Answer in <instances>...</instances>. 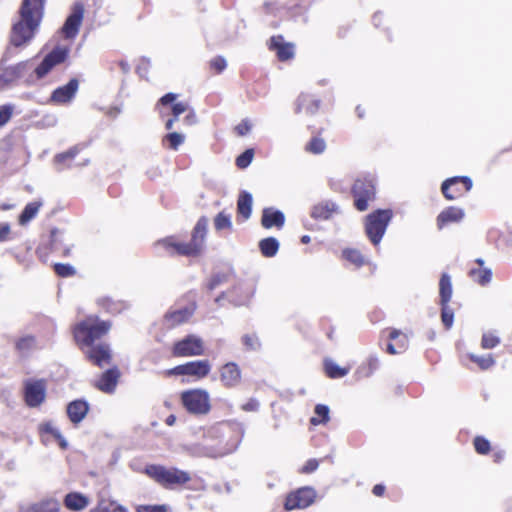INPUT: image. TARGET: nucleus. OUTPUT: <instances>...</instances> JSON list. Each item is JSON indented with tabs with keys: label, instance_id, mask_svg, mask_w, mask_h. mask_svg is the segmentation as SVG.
Here are the masks:
<instances>
[{
	"label": "nucleus",
	"instance_id": "obj_27",
	"mask_svg": "<svg viewBox=\"0 0 512 512\" xmlns=\"http://www.w3.org/2000/svg\"><path fill=\"white\" fill-rule=\"evenodd\" d=\"M193 310L190 308H183L180 310L169 312L166 315V321L170 326L181 324L189 319Z\"/></svg>",
	"mask_w": 512,
	"mask_h": 512
},
{
	"label": "nucleus",
	"instance_id": "obj_22",
	"mask_svg": "<svg viewBox=\"0 0 512 512\" xmlns=\"http://www.w3.org/2000/svg\"><path fill=\"white\" fill-rule=\"evenodd\" d=\"M89 503V498L78 492L69 493L64 499L66 508L72 511H81L85 509Z\"/></svg>",
	"mask_w": 512,
	"mask_h": 512
},
{
	"label": "nucleus",
	"instance_id": "obj_47",
	"mask_svg": "<svg viewBox=\"0 0 512 512\" xmlns=\"http://www.w3.org/2000/svg\"><path fill=\"white\" fill-rule=\"evenodd\" d=\"M55 272L60 277H70L76 273V270L70 264H55L54 266Z\"/></svg>",
	"mask_w": 512,
	"mask_h": 512
},
{
	"label": "nucleus",
	"instance_id": "obj_41",
	"mask_svg": "<svg viewBox=\"0 0 512 512\" xmlns=\"http://www.w3.org/2000/svg\"><path fill=\"white\" fill-rule=\"evenodd\" d=\"M469 358L471 361L475 362L481 369H488L492 367L495 363L492 355L490 354L485 356H477L475 354H470Z\"/></svg>",
	"mask_w": 512,
	"mask_h": 512
},
{
	"label": "nucleus",
	"instance_id": "obj_13",
	"mask_svg": "<svg viewBox=\"0 0 512 512\" xmlns=\"http://www.w3.org/2000/svg\"><path fill=\"white\" fill-rule=\"evenodd\" d=\"M17 512H61V503L53 497H46L35 502H21Z\"/></svg>",
	"mask_w": 512,
	"mask_h": 512
},
{
	"label": "nucleus",
	"instance_id": "obj_24",
	"mask_svg": "<svg viewBox=\"0 0 512 512\" xmlns=\"http://www.w3.org/2000/svg\"><path fill=\"white\" fill-rule=\"evenodd\" d=\"M88 412V404L82 400L71 402L67 406V414L73 423L81 422Z\"/></svg>",
	"mask_w": 512,
	"mask_h": 512
},
{
	"label": "nucleus",
	"instance_id": "obj_37",
	"mask_svg": "<svg viewBox=\"0 0 512 512\" xmlns=\"http://www.w3.org/2000/svg\"><path fill=\"white\" fill-rule=\"evenodd\" d=\"M315 416L311 418L313 425L326 423L329 421V408L326 405L318 404L314 410Z\"/></svg>",
	"mask_w": 512,
	"mask_h": 512
},
{
	"label": "nucleus",
	"instance_id": "obj_1",
	"mask_svg": "<svg viewBox=\"0 0 512 512\" xmlns=\"http://www.w3.org/2000/svg\"><path fill=\"white\" fill-rule=\"evenodd\" d=\"M43 14V0H23L20 19L13 25L10 42L15 47L26 46L39 27Z\"/></svg>",
	"mask_w": 512,
	"mask_h": 512
},
{
	"label": "nucleus",
	"instance_id": "obj_33",
	"mask_svg": "<svg viewBox=\"0 0 512 512\" xmlns=\"http://www.w3.org/2000/svg\"><path fill=\"white\" fill-rule=\"evenodd\" d=\"M259 247L265 257H273L278 251L279 243L275 238L269 237L261 240Z\"/></svg>",
	"mask_w": 512,
	"mask_h": 512
},
{
	"label": "nucleus",
	"instance_id": "obj_6",
	"mask_svg": "<svg viewBox=\"0 0 512 512\" xmlns=\"http://www.w3.org/2000/svg\"><path fill=\"white\" fill-rule=\"evenodd\" d=\"M146 473L162 485L184 484L190 480L188 473L176 468L151 465L146 468Z\"/></svg>",
	"mask_w": 512,
	"mask_h": 512
},
{
	"label": "nucleus",
	"instance_id": "obj_19",
	"mask_svg": "<svg viewBox=\"0 0 512 512\" xmlns=\"http://www.w3.org/2000/svg\"><path fill=\"white\" fill-rule=\"evenodd\" d=\"M465 212L462 208L448 207L437 216V227L442 229L450 223H459L463 220Z\"/></svg>",
	"mask_w": 512,
	"mask_h": 512
},
{
	"label": "nucleus",
	"instance_id": "obj_31",
	"mask_svg": "<svg viewBox=\"0 0 512 512\" xmlns=\"http://www.w3.org/2000/svg\"><path fill=\"white\" fill-rule=\"evenodd\" d=\"M325 372L330 378H342L349 372L348 368H342L331 359L324 361Z\"/></svg>",
	"mask_w": 512,
	"mask_h": 512
},
{
	"label": "nucleus",
	"instance_id": "obj_25",
	"mask_svg": "<svg viewBox=\"0 0 512 512\" xmlns=\"http://www.w3.org/2000/svg\"><path fill=\"white\" fill-rule=\"evenodd\" d=\"M176 99H177V95L176 94H174V93H167L166 95H164L159 100V102L162 105L172 104V106H171L172 115L175 116V117H179L181 114L187 112L189 110L190 106L188 105L187 102H176V103H174V101Z\"/></svg>",
	"mask_w": 512,
	"mask_h": 512
},
{
	"label": "nucleus",
	"instance_id": "obj_43",
	"mask_svg": "<svg viewBox=\"0 0 512 512\" xmlns=\"http://www.w3.org/2000/svg\"><path fill=\"white\" fill-rule=\"evenodd\" d=\"M214 226L216 230L230 229L232 226L230 216L224 212L219 213L214 219Z\"/></svg>",
	"mask_w": 512,
	"mask_h": 512
},
{
	"label": "nucleus",
	"instance_id": "obj_35",
	"mask_svg": "<svg viewBox=\"0 0 512 512\" xmlns=\"http://www.w3.org/2000/svg\"><path fill=\"white\" fill-rule=\"evenodd\" d=\"M89 512H127L123 507L110 500L102 499L98 505Z\"/></svg>",
	"mask_w": 512,
	"mask_h": 512
},
{
	"label": "nucleus",
	"instance_id": "obj_44",
	"mask_svg": "<svg viewBox=\"0 0 512 512\" xmlns=\"http://www.w3.org/2000/svg\"><path fill=\"white\" fill-rule=\"evenodd\" d=\"M325 148H326V144H325L324 140L320 139V138L312 139L306 147L307 151L314 153V154H320V153L324 152Z\"/></svg>",
	"mask_w": 512,
	"mask_h": 512
},
{
	"label": "nucleus",
	"instance_id": "obj_29",
	"mask_svg": "<svg viewBox=\"0 0 512 512\" xmlns=\"http://www.w3.org/2000/svg\"><path fill=\"white\" fill-rule=\"evenodd\" d=\"M185 135L178 132H171L166 134L163 139L162 143L163 146L171 149V150H178V148L185 142Z\"/></svg>",
	"mask_w": 512,
	"mask_h": 512
},
{
	"label": "nucleus",
	"instance_id": "obj_42",
	"mask_svg": "<svg viewBox=\"0 0 512 512\" xmlns=\"http://www.w3.org/2000/svg\"><path fill=\"white\" fill-rule=\"evenodd\" d=\"M500 343V339L492 332H486L482 336L481 346L483 349H491Z\"/></svg>",
	"mask_w": 512,
	"mask_h": 512
},
{
	"label": "nucleus",
	"instance_id": "obj_36",
	"mask_svg": "<svg viewBox=\"0 0 512 512\" xmlns=\"http://www.w3.org/2000/svg\"><path fill=\"white\" fill-rule=\"evenodd\" d=\"M379 360L376 356H370L367 359V363L359 367L357 374L360 377H369L378 368Z\"/></svg>",
	"mask_w": 512,
	"mask_h": 512
},
{
	"label": "nucleus",
	"instance_id": "obj_2",
	"mask_svg": "<svg viewBox=\"0 0 512 512\" xmlns=\"http://www.w3.org/2000/svg\"><path fill=\"white\" fill-rule=\"evenodd\" d=\"M207 226L208 220L206 218H200L195 225L190 243H182L175 237H167L158 244L163 246L170 255H198L203 249Z\"/></svg>",
	"mask_w": 512,
	"mask_h": 512
},
{
	"label": "nucleus",
	"instance_id": "obj_4",
	"mask_svg": "<svg viewBox=\"0 0 512 512\" xmlns=\"http://www.w3.org/2000/svg\"><path fill=\"white\" fill-rule=\"evenodd\" d=\"M392 217L390 210H378L366 218L365 231L374 245H378Z\"/></svg>",
	"mask_w": 512,
	"mask_h": 512
},
{
	"label": "nucleus",
	"instance_id": "obj_12",
	"mask_svg": "<svg viewBox=\"0 0 512 512\" xmlns=\"http://www.w3.org/2000/svg\"><path fill=\"white\" fill-rule=\"evenodd\" d=\"M355 206L359 211L368 207V201L375 195V188L371 180H357L353 186Z\"/></svg>",
	"mask_w": 512,
	"mask_h": 512
},
{
	"label": "nucleus",
	"instance_id": "obj_26",
	"mask_svg": "<svg viewBox=\"0 0 512 512\" xmlns=\"http://www.w3.org/2000/svg\"><path fill=\"white\" fill-rule=\"evenodd\" d=\"M337 211V206L332 202H322L315 205L311 216L318 220H327Z\"/></svg>",
	"mask_w": 512,
	"mask_h": 512
},
{
	"label": "nucleus",
	"instance_id": "obj_39",
	"mask_svg": "<svg viewBox=\"0 0 512 512\" xmlns=\"http://www.w3.org/2000/svg\"><path fill=\"white\" fill-rule=\"evenodd\" d=\"M40 431L42 433H49L53 435L57 440H59V444L62 448L67 446V442L61 436L59 430L53 425L51 422L43 423L40 425Z\"/></svg>",
	"mask_w": 512,
	"mask_h": 512
},
{
	"label": "nucleus",
	"instance_id": "obj_53",
	"mask_svg": "<svg viewBox=\"0 0 512 512\" xmlns=\"http://www.w3.org/2000/svg\"><path fill=\"white\" fill-rule=\"evenodd\" d=\"M136 512H167L165 505H139Z\"/></svg>",
	"mask_w": 512,
	"mask_h": 512
},
{
	"label": "nucleus",
	"instance_id": "obj_59",
	"mask_svg": "<svg viewBox=\"0 0 512 512\" xmlns=\"http://www.w3.org/2000/svg\"><path fill=\"white\" fill-rule=\"evenodd\" d=\"M76 153H77V150L74 148V149H71V150H69V151H67V152H65V153H62V154L57 155V156L55 157V160H56L57 162H63V161H65L66 159H72V158H74V157H75Z\"/></svg>",
	"mask_w": 512,
	"mask_h": 512
},
{
	"label": "nucleus",
	"instance_id": "obj_63",
	"mask_svg": "<svg viewBox=\"0 0 512 512\" xmlns=\"http://www.w3.org/2000/svg\"><path fill=\"white\" fill-rule=\"evenodd\" d=\"M308 101H310L309 96H307V95L300 96L298 99V103H297V112L302 111L305 102H308Z\"/></svg>",
	"mask_w": 512,
	"mask_h": 512
},
{
	"label": "nucleus",
	"instance_id": "obj_40",
	"mask_svg": "<svg viewBox=\"0 0 512 512\" xmlns=\"http://www.w3.org/2000/svg\"><path fill=\"white\" fill-rule=\"evenodd\" d=\"M343 257L357 267L362 266L365 262L364 257L361 255V253L355 249L344 250Z\"/></svg>",
	"mask_w": 512,
	"mask_h": 512
},
{
	"label": "nucleus",
	"instance_id": "obj_64",
	"mask_svg": "<svg viewBox=\"0 0 512 512\" xmlns=\"http://www.w3.org/2000/svg\"><path fill=\"white\" fill-rule=\"evenodd\" d=\"M311 103L305 108L308 113H314L318 109V102L310 101Z\"/></svg>",
	"mask_w": 512,
	"mask_h": 512
},
{
	"label": "nucleus",
	"instance_id": "obj_58",
	"mask_svg": "<svg viewBox=\"0 0 512 512\" xmlns=\"http://www.w3.org/2000/svg\"><path fill=\"white\" fill-rule=\"evenodd\" d=\"M319 466V462L316 459H310L306 462V464L301 468V473H312Z\"/></svg>",
	"mask_w": 512,
	"mask_h": 512
},
{
	"label": "nucleus",
	"instance_id": "obj_32",
	"mask_svg": "<svg viewBox=\"0 0 512 512\" xmlns=\"http://www.w3.org/2000/svg\"><path fill=\"white\" fill-rule=\"evenodd\" d=\"M440 298H441V304H448L452 297V284L450 276L447 274H443L440 283Z\"/></svg>",
	"mask_w": 512,
	"mask_h": 512
},
{
	"label": "nucleus",
	"instance_id": "obj_10",
	"mask_svg": "<svg viewBox=\"0 0 512 512\" xmlns=\"http://www.w3.org/2000/svg\"><path fill=\"white\" fill-rule=\"evenodd\" d=\"M316 498V491L311 487H303L289 494L285 501V509H304L310 506Z\"/></svg>",
	"mask_w": 512,
	"mask_h": 512
},
{
	"label": "nucleus",
	"instance_id": "obj_50",
	"mask_svg": "<svg viewBox=\"0 0 512 512\" xmlns=\"http://www.w3.org/2000/svg\"><path fill=\"white\" fill-rule=\"evenodd\" d=\"M7 69L9 72H11V78L14 81L28 69V61L20 62L15 66L9 67Z\"/></svg>",
	"mask_w": 512,
	"mask_h": 512
},
{
	"label": "nucleus",
	"instance_id": "obj_52",
	"mask_svg": "<svg viewBox=\"0 0 512 512\" xmlns=\"http://www.w3.org/2000/svg\"><path fill=\"white\" fill-rule=\"evenodd\" d=\"M474 447L478 453L486 454L490 450V443L482 437H477L474 440Z\"/></svg>",
	"mask_w": 512,
	"mask_h": 512
},
{
	"label": "nucleus",
	"instance_id": "obj_48",
	"mask_svg": "<svg viewBox=\"0 0 512 512\" xmlns=\"http://www.w3.org/2000/svg\"><path fill=\"white\" fill-rule=\"evenodd\" d=\"M442 305V313H441V319L443 324L447 329L451 328L453 325V319H454V313L452 309L448 307L447 304H441Z\"/></svg>",
	"mask_w": 512,
	"mask_h": 512
},
{
	"label": "nucleus",
	"instance_id": "obj_7",
	"mask_svg": "<svg viewBox=\"0 0 512 512\" xmlns=\"http://www.w3.org/2000/svg\"><path fill=\"white\" fill-rule=\"evenodd\" d=\"M70 50L68 47L58 46L45 56L42 62L36 67L35 74L37 78L45 77L56 65L63 63Z\"/></svg>",
	"mask_w": 512,
	"mask_h": 512
},
{
	"label": "nucleus",
	"instance_id": "obj_60",
	"mask_svg": "<svg viewBox=\"0 0 512 512\" xmlns=\"http://www.w3.org/2000/svg\"><path fill=\"white\" fill-rule=\"evenodd\" d=\"M197 122L194 109L189 108L187 115L184 117V123L188 126L194 125Z\"/></svg>",
	"mask_w": 512,
	"mask_h": 512
},
{
	"label": "nucleus",
	"instance_id": "obj_17",
	"mask_svg": "<svg viewBox=\"0 0 512 512\" xmlns=\"http://www.w3.org/2000/svg\"><path fill=\"white\" fill-rule=\"evenodd\" d=\"M79 83L76 79H71L66 85L57 88L52 96L51 101L56 104H65L70 102L77 90H78Z\"/></svg>",
	"mask_w": 512,
	"mask_h": 512
},
{
	"label": "nucleus",
	"instance_id": "obj_57",
	"mask_svg": "<svg viewBox=\"0 0 512 512\" xmlns=\"http://www.w3.org/2000/svg\"><path fill=\"white\" fill-rule=\"evenodd\" d=\"M251 128L252 124L248 120H244L236 126L235 130L238 135L244 136L250 132Z\"/></svg>",
	"mask_w": 512,
	"mask_h": 512
},
{
	"label": "nucleus",
	"instance_id": "obj_45",
	"mask_svg": "<svg viewBox=\"0 0 512 512\" xmlns=\"http://www.w3.org/2000/svg\"><path fill=\"white\" fill-rule=\"evenodd\" d=\"M254 156V152L252 149H248L245 152H243L241 155H239L236 159V165L239 168H246L250 165L252 162Z\"/></svg>",
	"mask_w": 512,
	"mask_h": 512
},
{
	"label": "nucleus",
	"instance_id": "obj_38",
	"mask_svg": "<svg viewBox=\"0 0 512 512\" xmlns=\"http://www.w3.org/2000/svg\"><path fill=\"white\" fill-rule=\"evenodd\" d=\"M99 304L110 313H118L125 308L124 303L115 301L109 297L100 299Z\"/></svg>",
	"mask_w": 512,
	"mask_h": 512
},
{
	"label": "nucleus",
	"instance_id": "obj_3",
	"mask_svg": "<svg viewBox=\"0 0 512 512\" xmlns=\"http://www.w3.org/2000/svg\"><path fill=\"white\" fill-rule=\"evenodd\" d=\"M111 324L100 321L96 316H89L74 327V339L81 349L93 346V343L108 333Z\"/></svg>",
	"mask_w": 512,
	"mask_h": 512
},
{
	"label": "nucleus",
	"instance_id": "obj_46",
	"mask_svg": "<svg viewBox=\"0 0 512 512\" xmlns=\"http://www.w3.org/2000/svg\"><path fill=\"white\" fill-rule=\"evenodd\" d=\"M35 338L33 336H25L16 342V347L18 350L25 352L29 351L35 346Z\"/></svg>",
	"mask_w": 512,
	"mask_h": 512
},
{
	"label": "nucleus",
	"instance_id": "obj_5",
	"mask_svg": "<svg viewBox=\"0 0 512 512\" xmlns=\"http://www.w3.org/2000/svg\"><path fill=\"white\" fill-rule=\"evenodd\" d=\"M181 401L187 411L192 414H207L211 408L209 393L203 389L184 391L181 394Z\"/></svg>",
	"mask_w": 512,
	"mask_h": 512
},
{
	"label": "nucleus",
	"instance_id": "obj_28",
	"mask_svg": "<svg viewBox=\"0 0 512 512\" xmlns=\"http://www.w3.org/2000/svg\"><path fill=\"white\" fill-rule=\"evenodd\" d=\"M41 206V201H33L31 203H28L22 211L21 215L19 216V223L21 225H26L37 215Z\"/></svg>",
	"mask_w": 512,
	"mask_h": 512
},
{
	"label": "nucleus",
	"instance_id": "obj_21",
	"mask_svg": "<svg viewBox=\"0 0 512 512\" xmlns=\"http://www.w3.org/2000/svg\"><path fill=\"white\" fill-rule=\"evenodd\" d=\"M285 217L281 211L274 210L273 208H266L262 214V225L265 228L282 227L284 225Z\"/></svg>",
	"mask_w": 512,
	"mask_h": 512
},
{
	"label": "nucleus",
	"instance_id": "obj_16",
	"mask_svg": "<svg viewBox=\"0 0 512 512\" xmlns=\"http://www.w3.org/2000/svg\"><path fill=\"white\" fill-rule=\"evenodd\" d=\"M84 6L82 3H76L72 8V13L67 18L64 26L63 33L67 38H73L78 33L79 27L83 20Z\"/></svg>",
	"mask_w": 512,
	"mask_h": 512
},
{
	"label": "nucleus",
	"instance_id": "obj_56",
	"mask_svg": "<svg viewBox=\"0 0 512 512\" xmlns=\"http://www.w3.org/2000/svg\"><path fill=\"white\" fill-rule=\"evenodd\" d=\"M11 72L7 68H0V89L6 87L9 83L13 82Z\"/></svg>",
	"mask_w": 512,
	"mask_h": 512
},
{
	"label": "nucleus",
	"instance_id": "obj_8",
	"mask_svg": "<svg viewBox=\"0 0 512 512\" xmlns=\"http://www.w3.org/2000/svg\"><path fill=\"white\" fill-rule=\"evenodd\" d=\"M210 371L211 364L208 360H198L176 366L166 373L167 375H188L196 379H202L206 377Z\"/></svg>",
	"mask_w": 512,
	"mask_h": 512
},
{
	"label": "nucleus",
	"instance_id": "obj_61",
	"mask_svg": "<svg viewBox=\"0 0 512 512\" xmlns=\"http://www.w3.org/2000/svg\"><path fill=\"white\" fill-rule=\"evenodd\" d=\"M10 234V226L7 223L0 224V242L6 241Z\"/></svg>",
	"mask_w": 512,
	"mask_h": 512
},
{
	"label": "nucleus",
	"instance_id": "obj_34",
	"mask_svg": "<svg viewBox=\"0 0 512 512\" xmlns=\"http://www.w3.org/2000/svg\"><path fill=\"white\" fill-rule=\"evenodd\" d=\"M470 274L474 281L481 286L487 285L492 279V271L489 268L473 269Z\"/></svg>",
	"mask_w": 512,
	"mask_h": 512
},
{
	"label": "nucleus",
	"instance_id": "obj_15",
	"mask_svg": "<svg viewBox=\"0 0 512 512\" xmlns=\"http://www.w3.org/2000/svg\"><path fill=\"white\" fill-rule=\"evenodd\" d=\"M93 364L103 367L111 361V351L107 344H98L82 349Z\"/></svg>",
	"mask_w": 512,
	"mask_h": 512
},
{
	"label": "nucleus",
	"instance_id": "obj_54",
	"mask_svg": "<svg viewBox=\"0 0 512 512\" xmlns=\"http://www.w3.org/2000/svg\"><path fill=\"white\" fill-rule=\"evenodd\" d=\"M13 107L10 105L0 106V126L9 121L12 116Z\"/></svg>",
	"mask_w": 512,
	"mask_h": 512
},
{
	"label": "nucleus",
	"instance_id": "obj_14",
	"mask_svg": "<svg viewBox=\"0 0 512 512\" xmlns=\"http://www.w3.org/2000/svg\"><path fill=\"white\" fill-rule=\"evenodd\" d=\"M472 187V181L468 177H454L447 179L442 184V192L448 200H453L467 192Z\"/></svg>",
	"mask_w": 512,
	"mask_h": 512
},
{
	"label": "nucleus",
	"instance_id": "obj_20",
	"mask_svg": "<svg viewBox=\"0 0 512 512\" xmlns=\"http://www.w3.org/2000/svg\"><path fill=\"white\" fill-rule=\"evenodd\" d=\"M270 47L276 51L277 57L281 61H286L294 57V45L292 43H285L281 36L272 37Z\"/></svg>",
	"mask_w": 512,
	"mask_h": 512
},
{
	"label": "nucleus",
	"instance_id": "obj_49",
	"mask_svg": "<svg viewBox=\"0 0 512 512\" xmlns=\"http://www.w3.org/2000/svg\"><path fill=\"white\" fill-rule=\"evenodd\" d=\"M243 344L249 350H258L261 346V343L258 337L254 334H246L242 337Z\"/></svg>",
	"mask_w": 512,
	"mask_h": 512
},
{
	"label": "nucleus",
	"instance_id": "obj_18",
	"mask_svg": "<svg viewBox=\"0 0 512 512\" xmlns=\"http://www.w3.org/2000/svg\"><path fill=\"white\" fill-rule=\"evenodd\" d=\"M220 380L225 387H235L240 383L241 372L237 364L230 362L220 370Z\"/></svg>",
	"mask_w": 512,
	"mask_h": 512
},
{
	"label": "nucleus",
	"instance_id": "obj_30",
	"mask_svg": "<svg viewBox=\"0 0 512 512\" xmlns=\"http://www.w3.org/2000/svg\"><path fill=\"white\" fill-rule=\"evenodd\" d=\"M238 213L247 220L251 215L252 209V196L247 192H243L238 199L237 203Z\"/></svg>",
	"mask_w": 512,
	"mask_h": 512
},
{
	"label": "nucleus",
	"instance_id": "obj_62",
	"mask_svg": "<svg viewBox=\"0 0 512 512\" xmlns=\"http://www.w3.org/2000/svg\"><path fill=\"white\" fill-rule=\"evenodd\" d=\"M258 406V402L254 399H251L242 406V409L245 411H256L258 409Z\"/></svg>",
	"mask_w": 512,
	"mask_h": 512
},
{
	"label": "nucleus",
	"instance_id": "obj_11",
	"mask_svg": "<svg viewBox=\"0 0 512 512\" xmlns=\"http://www.w3.org/2000/svg\"><path fill=\"white\" fill-rule=\"evenodd\" d=\"M204 347L200 338L190 335L177 343L173 347V354L178 357H190L203 354Z\"/></svg>",
	"mask_w": 512,
	"mask_h": 512
},
{
	"label": "nucleus",
	"instance_id": "obj_23",
	"mask_svg": "<svg viewBox=\"0 0 512 512\" xmlns=\"http://www.w3.org/2000/svg\"><path fill=\"white\" fill-rule=\"evenodd\" d=\"M119 378L117 369H110L102 374L96 386L103 392L111 393L114 391Z\"/></svg>",
	"mask_w": 512,
	"mask_h": 512
},
{
	"label": "nucleus",
	"instance_id": "obj_51",
	"mask_svg": "<svg viewBox=\"0 0 512 512\" xmlns=\"http://www.w3.org/2000/svg\"><path fill=\"white\" fill-rule=\"evenodd\" d=\"M389 338L391 340H395V339L399 338L398 347L401 352L407 348L408 338L405 335H403L399 330L390 331Z\"/></svg>",
	"mask_w": 512,
	"mask_h": 512
},
{
	"label": "nucleus",
	"instance_id": "obj_55",
	"mask_svg": "<svg viewBox=\"0 0 512 512\" xmlns=\"http://www.w3.org/2000/svg\"><path fill=\"white\" fill-rule=\"evenodd\" d=\"M210 65L216 72L220 73L226 68L227 63L225 58L218 56L211 60Z\"/></svg>",
	"mask_w": 512,
	"mask_h": 512
},
{
	"label": "nucleus",
	"instance_id": "obj_9",
	"mask_svg": "<svg viewBox=\"0 0 512 512\" xmlns=\"http://www.w3.org/2000/svg\"><path fill=\"white\" fill-rule=\"evenodd\" d=\"M46 398V383L44 380H27L24 383V399L29 407L40 406Z\"/></svg>",
	"mask_w": 512,
	"mask_h": 512
}]
</instances>
